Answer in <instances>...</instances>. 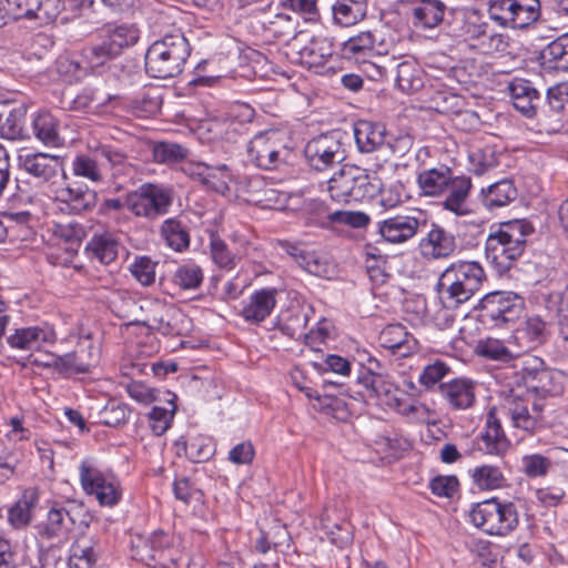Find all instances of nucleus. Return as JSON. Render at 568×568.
Wrapping results in <instances>:
<instances>
[{
    "mask_svg": "<svg viewBox=\"0 0 568 568\" xmlns=\"http://www.w3.org/2000/svg\"><path fill=\"white\" fill-rule=\"evenodd\" d=\"M71 169L73 175L94 184L132 179L135 174V168L129 162L128 155L111 145H100L90 154L77 155Z\"/></svg>",
    "mask_w": 568,
    "mask_h": 568,
    "instance_id": "1",
    "label": "nucleus"
},
{
    "mask_svg": "<svg viewBox=\"0 0 568 568\" xmlns=\"http://www.w3.org/2000/svg\"><path fill=\"white\" fill-rule=\"evenodd\" d=\"M121 305L116 306L118 315L133 325L145 326L163 335L175 334L172 321L178 315L175 307L158 297L143 296L134 300L126 292L119 293Z\"/></svg>",
    "mask_w": 568,
    "mask_h": 568,
    "instance_id": "2",
    "label": "nucleus"
},
{
    "mask_svg": "<svg viewBox=\"0 0 568 568\" xmlns=\"http://www.w3.org/2000/svg\"><path fill=\"white\" fill-rule=\"evenodd\" d=\"M534 227L526 220H514L501 223L499 229L490 233L486 240V258L503 274L510 270L526 247L527 236Z\"/></svg>",
    "mask_w": 568,
    "mask_h": 568,
    "instance_id": "3",
    "label": "nucleus"
},
{
    "mask_svg": "<svg viewBox=\"0 0 568 568\" xmlns=\"http://www.w3.org/2000/svg\"><path fill=\"white\" fill-rule=\"evenodd\" d=\"M485 278V271L478 262L452 263L442 273L438 283L444 306L453 310L468 302L480 290Z\"/></svg>",
    "mask_w": 568,
    "mask_h": 568,
    "instance_id": "4",
    "label": "nucleus"
},
{
    "mask_svg": "<svg viewBox=\"0 0 568 568\" xmlns=\"http://www.w3.org/2000/svg\"><path fill=\"white\" fill-rule=\"evenodd\" d=\"M191 54V47L181 31L165 34L154 41L145 53V70L149 75L168 79L180 74Z\"/></svg>",
    "mask_w": 568,
    "mask_h": 568,
    "instance_id": "5",
    "label": "nucleus"
},
{
    "mask_svg": "<svg viewBox=\"0 0 568 568\" xmlns=\"http://www.w3.org/2000/svg\"><path fill=\"white\" fill-rule=\"evenodd\" d=\"M379 191L381 180L354 164H344L327 181V192L337 203L373 199Z\"/></svg>",
    "mask_w": 568,
    "mask_h": 568,
    "instance_id": "6",
    "label": "nucleus"
},
{
    "mask_svg": "<svg viewBox=\"0 0 568 568\" xmlns=\"http://www.w3.org/2000/svg\"><path fill=\"white\" fill-rule=\"evenodd\" d=\"M545 404L531 394L511 389L501 403V410L510 419L513 427L527 434H535L544 426Z\"/></svg>",
    "mask_w": 568,
    "mask_h": 568,
    "instance_id": "7",
    "label": "nucleus"
},
{
    "mask_svg": "<svg viewBox=\"0 0 568 568\" xmlns=\"http://www.w3.org/2000/svg\"><path fill=\"white\" fill-rule=\"evenodd\" d=\"M290 154L286 136L278 130L260 132L247 145L248 160L262 170L280 169L287 162Z\"/></svg>",
    "mask_w": 568,
    "mask_h": 568,
    "instance_id": "8",
    "label": "nucleus"
},
{
    "mask_svg": "<svg viewBox=\"0 0 568 568\" xmlns=\"http://www.w3.org/2000/svg\"><path fill=\"white\" fill-rule=\"evenodd\" d=\"M470 521L489 535H505L518 524L514 504H501L496 498L476 504L469 513Z\"/></svg>",
    "mask_w": 568,
    "mask_h": 568,
    "instance_id": "9",
    "label": "nucleus"
},
{
    "mask_svg": "<svg viewBox=\"0 0 568 568\" xmlns=\"http://www.w3.org/2000/svg\"><path fill=\"white\" fill-rule=\"evenodd\" d=\"M540 11V0H488L490 20L503 28H528L538 21Z\"/></svg>",
    "mask_w": 568,
    "mask_h": 568,
    "instance_id": "10",
    "label": "nucleus"
},
{
    "mask_svg": "<svg viewBox=\"0 0 568 568\" xmlns=\"http://www.w3.org/2000/svg\"><path fill=\"white\" fill-rule=\"evenodd\" d=\"M172 202V190L153 183L142 184L125 197V206L132 214L149 220L166 214Z\"/></svg>",
    "mask_w": 568,
    "mask_h": 568,
    "instance_id": "11",
    "label": "nucleus"
},
{
    "mask_svg": "<svg viewBox=\"0 0 568 568\" xmlns=\"http://www.w3.org/2000/svg\"><path fill=\"white\" fill-rule=\"evenodd\" d=\"M111 51L105 42L99 39L98 42L83 47L74 57L61 58L58 62L59 71L75 80L88 74L101 73L106 63L115 59Z\"/></svg>",
    "mask_w": 568,
    "mask_h": 568,
    "instance_id": "12",
    "label": "nucleus"
},
{
    "mask_svg": "<svg viewBox=\"0 0 568 568\" xmlns=\"http://www.w3.org/2000/svg\"><path fill=\"white\" fill-rule=\"evenodd\" d=\"M80 481L87 494L94 495L103 506H114L121 498L118 479L110 471L101 470L93 459H84L79 467Z\"/></svg>",
    "mask_w": 568,
    "mask_h": 568,
    "instance_id": "13",
    "label": "nucleus"
},
{
    "mask_svg": "<svg viewBox=\"0 0 568 568\" xmlns=\"http://www.w3.org/2000/svg\"><path fill=\"white\" fill-rule=\"evenodd\" d=\"M308 165L316 171H325L346 159L338 131L327 132L310 140L304 148Z\"/></svg>",
    "mask_w": 568,
    "mask_h": 568,
    "instance_id": "14",
    "label": "nucleus"
},
{
    "mask_svg": "<svg viewBox=\"0 0 568 568\" xmlns=\"http://www.w3.org/2000/svg\"><path fill=\"white\" fill-rule=\"evenodd\" d=\"M524 298L514 292H493L480 301L483 317L494 322L496 326L514 323L524 312Z\"/></svg>",
    "mask_w": 568,
    "mask_h": 568,
    "instance_id": "15",
    "label": "nucleus"
},
{
    "mask_svg": "<svg viewBox=\"0 0 568 568\" xmlns=\"http://www.w3.org/2000/svg\"><path fill=\"white\" fill-rule=\"evenodd\" d=\"M379 366L381 364L377 359L369 358L368 374L358 377V381L368 392V397L375 399L377 405L388 408H398L400 406L398 389L379 372H375Z\"/></svg>",
    "mask_w": 568,
    "mask_h": 568,
    "instance_id": "16",
    "label": "nucleus"
},
{
    "mask_svg": "<svg viewBox=\"0 0 568 568\" xmlns=\"http://www.w3.org/2000/svg\"><path fill=\"white\" fill-rule=\"evenodd\" d=\"M438 392L450 410H468L477 403V384L470 378L456 377L440 383Z\"/></svg>",
    "mask_w": 568,
    "mask_h": 568,
    "instance_id": "17",
    "label": "nucleus"
},
{
    "mask_svg": "<svg viewBox=\"0 0 568 568\" xmlns=\"http://www.w3.org/2000/svg\"><path fill=\"white\" fill-rule=\"evenodd\" d=\"M354 136L357 148L362 153L374 152L386 144L393 152L399 151L404 154L409 142L408 139H399L397 141L398 148H395L390 142H386L384 125L366 120L355 123Z\"/></svg>",
    "mask_w": 568,
    "mask_h": 568,
    "instance_id": "18",
    "label": "nucleus"
},
{
    "mask_svg": "<svg viewBox=\"0 0 568 568\" xmlns=\"http://www.w3.org/2000/svg\"><path fill=\"white\" fill-rule=\"evenodd\" d=\"M57 341V333L48 324L14 328L8 336V345L18 351H39Z\"/></svg>",
    "mask_w": 568,
    "mask_h": 568,
    "instance_id": "19",
    "label": "nucleus"
},
{
    "mask_svg": "<svg viewBox=\"0 0 568 568\" xmlns=\"http://www.w3.org/2000/svg\"><path fill=\"white\" fill-rule=\"evenodd\" d=\"M63 183L55 189V200L65 204L69 212L80 214L92 210L97 203V193L87 185L69 181L67 173H62Z\"/></svg>",
    "mask_w": 568,
    "mask_h": 568,
    "instance_id": "20",
    "label": "nucleus"
},
{
    "mask_svg": "<svg viewBox=\"0 0 568 568\" xmlns=\"http://www.w3.org/2000/svg\"><path fill=\"white\" fill-rule=\"evenodd\" d=\"M458 247L455 234L438 224H433L426 236L419 242L422 255L430 260L448 258L455 254Z\"/></svg>",
    "mask_w": 568,
    "mask_h": 568,
    "instance_id": "21",
    "label": "nucleus"
},
{
    "mask_svg": "<svg viewBox=\"0 0 568 568\" xmlns=\"http://www.w3.org/2000/svg\"><path fill=\"white\" fill-rule=\"evenodd\" d=\"M506 90L517 111L528 119L536 116L542 104V95L530 80L514 78L507 83Z\"/></svg>",
    "mask_w": 568,
    "mask_h": 568,
    "instance_id": "22",
    "label": "nucleus"
},
{
    "mask_svg": "<svg viewBox=\"0 0 568 568\" xmlns=\"http://www.w3.org/2000/svg\"><path fill=\"white\" fill-rule=\"evenodd\" d=\"M425 224V221L412 215H395L379 221L377 229L386 242L399 244L413 239Z\"/></svg>",
    "mask_w": 568,
    "mask_h": 568,
    "instance_id": "23",
    "label": "nucleus"
},
{
    "mask_svg": "<svg viewBox=\"0 0 568 568\" xmlns=\"http://www.w3.org/2000/svg\"><path fill=\"white\" fill-rule=\"evenodd\" d=\"M99 353L92 344L79 347L64 355L53 357L51 365L63 374H83L98 364Z\"/></svg>",
    "mask_w": 568,
    "mask_h": 568,
    "instance_id": "24",
    "label": "nucleus"
},
{
    "mask_svg": "<svg viewBox=\"0 0 568 568\" xmlns=\"http://www.w3.org/2000/svg\"><path fill=\"white\" fill-rule=\"evenodd\" d=\"M18 161L22 170L42 182L55 178L61 166L59 156L43 152L20 153Z\"/></svg>",
    "mask_w": 568,
    "mask_h": 568,
    "instance_id": "25",
    "label": "nucleus"
},
{
    "mask_svg": "<svg viewBox=\"0 0 568 568\" xmlns=\"http://www.w3.org/2000/svg\"><path fill=\"white\" fill-rule=\"evenodd\" d=\"M277 290L265 287L251 294L247 302L243 305L241 316L250 324L263 322L273 312L276 305Z\"/></svg>",
    "mask_w": 568,
    "mask_h": 568,
    "instance_id": "26",
    "label": "nucleus"
},
{
    "mask_svg": "<svg viewBox=\"0 0 568 568\" xmlns=\"http://www.w3.org/2000/svg\"><path fill=\"white\" fill-rule=\"evenodd\" d=\"M478 443L480 450L497 456L504 455L510 446V442L506 437L501 423L496 416L495 407H493L486 416L485 428L478 438Z\"/></svg>",
    "mask_w": 568,
    "mask_h": 568,
    "instance_id": "27",
    "label": "nucleus"
},
{
    "mask_svg": "<svg viewBox=\"0 0 568 568\" xmlns=\"http://www.w3.org/2000/svg\"><path fill=\"white\" fill-rule=\"evenodd\" d=\"M75 519L62 505L54 504L47 514V519L38 526V532L45 539L67 538L73 529Z\"/></svg>",
    "mask_w": 568,
    "mask_h": 568,
    "instance_id": "28",
    "label": "nucleus"
},
{
    "mask_svg": "<svg viewBox=\"0 0 568 568\" xmlns=\"http://www.w3.org/2000/svg\"><path fill=\"white\" fill-rule=\"evenodd\" d=\"M488 22L478 10H464L456 16L452 31L455 37L465 41H477L479 43L483 36L488 30Z\"/></svg>",
    "mask_w": 568,
    "mask_h": 568,
    "instance_id": "29",
    "label": "nucleus"
},
{
    "mask_svg": "<svg viewBox=\"0 0 568 568\" xmlns=\"http://www.w3.org/2000/svg\"><path fill=\"white\" fill-rule=\"evenodd\" d=\"M98 37L116 58L138 42L139 30L133 24H106L98 32Z\"/></svg>",
    "mask_w": 568,
    "mask_h": 568,
    "instance_id": "30",
    "label": "nucleus"
},
{
    "mask_svg": "<svg viewBox=\"0 0 568 568\" xmlns=\"http://www.w3.org/2000/svg\"><path fill=\"white\" fill-rule=\"evenodd\" d=\"M333 52L334 49L331 40L324 37H314L300 50L298 54L301 64L313 70L315 73H322Z\"/></svg>",
    "mask_w": 568,
    "mask_h": 568,
    "instance_id": "31",
    "label": "nucleus"
},
{
    "mask_svg": "<svg viewBox=\"0 0 568 568\" xmlns=\"http://www.w3.org/2000/svg\"><path fill=\"white\" fill-rule=\"evenodd\" d=\"M33 135L48 146H60L63 140L60 136V121L51 112L41 110L31 116Z\"/></svg>",
    "mask_w": 568,
    "mask_h": 568,
    "instance_id": "32",
    "label": "nucleus"
},
{
    "mask_svg": "<svg viewBox=\"0 0 568 568\" xmlns=\"http://www.w3.org/2000/svg\"><path fill=\"white\" fill-rule=\"evenodd\" d=\"M101 554L102 547L97 539L81 536L71 546L69 568H94Z\"/></svg>",
    "mask_w": 568,
    "mask_h": 568,
    "instance_id": "33",
    "label": "nucleus"
},
{
    "mask_svg": "<svg viewBox=\"0 0 568 568\" xmlns=\"http://www.w3.org/2000/svg\"><path fill=\"white\" fill-rule=\"evenodd\" d=\"M379 344L382 347L406 356L416 347V339L410 335L402 324L387 325L379 334Z\"/></svg>",
    "mask_w": 568,
    "mask_h": 568,
    "instance_id": "34",
    "label": "nucleus"
},
{
    "mask_svg": "<svg viewBox=\"0 0 568 568\" xmlns=\"http://www.w3.org/2000/svg\"><path fill=\"white\" fill-rule=\"evenodd\" d=\"M452 170L448 166L423 170L417 175V183L423 195L438 196L445 193L452 182Z\"/></svg>",
    "mask_w": 568,
    "mask_h": 568,
    "instance_id": "35",
    "label": "nucleus"
},
{
    "mask_svg": "<svg viewBox=\"0 0 568 568\" xmlns=\"http://www.w3.org/2000/svg\"><path fill=\"white\" fill-rule=\"evenodd\" d=\"M470 189V178L464 175L452 176V182L448 183L445 191L447 196L443 202V206L457 215L467 213V197Z\"/></svg>",
    "mask_w": 568,
    "mask_h": 568,
    "instance_id": "36",
    "label": "nucleus"
},
{
    "mask_svg": "<svg viewBox=\"0 0 568 568\" xmlns=\"http://www.w3.org/2000/svg\"><path fill=\"white\" fill-rule=\"evenodd\" d=\"M88 256L101 264L109 265L114 262L119 254V242L109 232L94 234L85 246Z\"/></svg>",
    "mask_w": 568,
    "mask_h": 568,
    "instance_id": "37",
    "label": "nucleus"
},
{
    "mask_svg": "<svg viewBox=\"0 0 568 568\" xmlns=\"http://www.w3.org/2000/svg\"><path fill=\"white\" fill-rule=\"evenodd\" d=\"M546 323L538 316L529 317L525 325L518 328L514 335L517 348L527 353L546 341Z\"/></svg>",
    "mask_w": 568,
    "mask_h": 568,
    "instance_id": "38",
    "label": "nucleus"
},
{
    "mask_svg": "<svg viewBox=\"0 0 568 568\" xmlns=\"http://www.w3.org/2000/svg\"><path fill=\"white\" fill-rule=\"evenodd\" d=\"M445 9L440 0H418L412 9L413 23L417 28L433 29L443 21Z\"/></svg>",
    "mask_w": 568,
    "mask_h": 568,
    "instance_id": "39",
    "label": "nucleus"
},
{
    "mask_svg": "<svg viewBox=\"0 0 568 568\" xmlns=\"http://www.w3.org/2000/svg\"><path fill=\"white\" fill-rule=\"evenodd\" d=\"M20 19H34L40 23L52 22L59 16V0H18Z\"/></svg>",
    "mask_w": 568,
    "mask_h": 568,
    "instance_id": "40",
    "label": "nucleus"
},
{
    "mask_svg": "<svg viewBox=\"0 0 568 568\" xmlns=\"http://www.w3.org/2000/svg\"><path fill=\"white\" fill-rule=\"evenodd\" d=\"M367 12V0H334L333 20L341 27H352L363 20Z\"/></svg>",
    "mask_w": 568,
    "mask_h": 568,
    "instance_id": "41",
    "label": "nucleus"
},
{
    "mask_svg": "<svg viewBox=\"0 0 568 568\" xmlns=\"http://www.w3.org/2000/svg\"><path fill=\"white\" fill-rule=\"evenodd\" d=\"M314 313L311 306H300L291 308L278 316L280 331L291 337L296 338L304 335V329Z\"/></svg>",
    "mask_w": 568,
    "mask_h": 568,
    "instance_id": "42",
    "label": "nucleus"
},
{
    "mask_svg": "<svg viewBox=\"0 0 568 568\" xmlns=\"http://www.w3.org/2000/svg\"><path fill=\"white\" fill-rule=\"evenodd\" d=\"M396 84L405 93L418 91L424 85V72L414 60H404L397 64Z\"/></svg>",
    "mask_w": 568,
    "mask_h": 568,
    "instance_id": "43",
    "label": "nucleus"
},
{
    "mask_svg": "<svg viewBox=\"0 0 568 568\" xmlns=\"http://www.w3.org/2000/svg\"><path fill=\"white\" fill-rule=\"evenodd\" d=\"M483 204L493 211L504 207L517 196V190L510 180H501L483 190Z\"/></svg>",
    "mask_w": 568,
    "mask_h": 568,
    "instance_id": "44",
    "label": "nucleus"
},
{
    "mask_svg": "<svg viewBox=\"0 0 568 568\" xmlns=\"http://www.w3.org/2000/svg\"><path fill=\"white\" fill-rule=\"evenodd\" d=\"M476 353L485 358L509 363L513 358L520 355V351L517 345H505L504 342L496 338H486L479 341L476 346Z\"/></svg>",
    "mask_w": 568,
    "mask_h": 568,
    "instance_id": "45",
    "label": "nucleus"
},
{
    "mask_svg": "<svg viewBox=\"0 0 568 568\" xmlns=\"http://www.w3.org/2000/svg\"><path fill=\"white\" fill-rule=\"evenodd\" d=\"M161 237L175 252H183L190 245L186 226L176 219L165 220L160 227Z\"/></svg>",
    "mask_w": 568,
    "mask_h": 568,
    "instance_id": "46",
    "label": "nucleus"
},
{
    "mask_svg": "<svg viewBox=\"0 0 568 568\" xmlns=\"http://www.w3.org/2000/svg\"><path fill=\"white\" fill-rule=\"evenodd\" d=\"M375 34L371 31L361 32L343 44V53L347 59L365 61L375 51Z\"/></svg>",
    "mask_w": 568,
    "mask_h": 568,
    "instance_id": "47",
    "label": "nucleus"
},
{
    "mask_svg": "<svg viewBox=\"0 0 568 568\" xmlns=\"http://www.w3.org/2000/svg\"><path fill=\"white\" fill-rule=\"evenodd\" d=\"M204 280L202 267L193 261H187L178 266L172 282L174 285L184 291L197 290Z\"/></svg>",
    "mask_w": 568,
    "mask_h": 568,
    "instance_id": "48",
    "label": "nucleus"
},
{
    "mask_svg": "<svg viewBox=\"0 0 568 568\" xmlns=\"http://www.w3.org/2000/svg\"><path fill=\"white\" fill-rule=\"evenodd\" d=\"M302 214L307 225L327 229L332 225L333 212L327 204L318 199H311L304 202Z\"/></svg>",
    "mask_w": 568,
    "mask_h": 568,
    "instance_id": "49",
    "label": "nucleus"
},
{
    "mask_svg": "<svg viewBox=\"0 0 568 568\" xmlns=\"http://www.w3.org/2000/svg\"><path fill=\"white\" fill-rule=\"evenodd\" d=\"M38 496L34 490H27L22 497L9 509L8 520L17 529L23 528L31 521V508L37 504Z\"/></svg>",
    "mask_w": 568,
    "mask_h": 568,
    "instance_id": "50",
    "label": "nucleus"
},
{
    "mask_svg": "<svg viewBox=\"0 0 568 568\" xmlns=\"http://www.w3.org/2000/svg\"><path fill=\"white\" fill-rule=\"evenodd\" d=\"M474 484L479 489H497L506 484V478L498 466L481 465L471 470Z\"/></svg>",
    "mask_w": 568,
    "mask_h": 568,
    "instance_id": "51",
    "label": "nucleus"
},
{
    "mask_svg": "<svg viewBox=\"0 0 568 568\" xmlns=\"http://www.w3.org/2000/svg\"><path fill=\"white\" fill-rule=\"evenodd\" d=\"M27 115V109L20 105L8 114L6 121L0 125V135L3 139L16 141L23 140L28 136L24 131V120Z\"/></svg>",
    "mask_w": 568,
    "mask_h": 568,
    "instance_id": "52",
    "label": "nucleus"
},
{
    "mask_svg": "<svg viewBox=\"0 0 568 568\" xmlns=\"http://www.w3.org/2000/svg\"><path fill=\"white\" fill-rule=\"evenodd\" d=\"M185 454L193 463H203L209 460L215 454V446L212 438L203 435H196L184 446Z\"/></svg>",
    "mask_w": 568,
    "mask_h": 568,
    "instance_id": "53",
    "label": "nucleus"
},
{
    "mask_svg": "<svg viewBox=\"0 0 568 568\" xmlns=\"http://www.w3.org/2000/svg\"><path fill=\"white\" fill-rule=\"evenodd\" d=\"M233 181L234 175L226 164L209 165L203 184L217 193L226 194Z\"/></svg>",
    "mask_w": 568,
    "mask_h": 568,
    "instance_id": "54",
    "label": "nucleus"
},
{
    "mask_svg": "<svg viewBox=\"0 0 568 568\" xmlns=\"http://www.w3.org/2000/svg\"><path fill=\"white\" fill-rule=\"evenodd\" d=\"M152 153L155 162L173 164L186 159L189 150L182 144L162 141L154 144Z\"/></svg>",
    "mask_w": 568,
    "mask_h": 568,
    "instance_id": "55",
    "label": "nucleus"
},
{
    "mask_svg": "<svg viewBox=\"0 0 568 568\" xmlns=\"http://www.w3.org/2000/svg\"><path fill=\"white\" fill-rule=\"evenodd\" d=\"M568 34H564L551 41L542 52V55L550 63L551 68L565 71L567 64Z\"/></svg>",
    "mask_w": 568,
    "mask_h": 568,
    "instance_id": "56",
    "label": "nucleus"
},
{
    "mask_svg": "<svg viewBox=\"0 0 568 568\" xmlns=\"http://www.w3.org/2000/svg\"><path fill=\"white\" fill-rule=\"evenodd\" d=\"M313 406L314 408L338 420H345L349 416V409L347 407L346 402L337 396H316Z\"/></svg>",
    "mask_w": 568,
    "mask_h": 568,
    "instance_id": "57",
    "label": "nucleus"
},
{
    "mask_svg": "<svg viewBox=\"0 0 568 568\" xmlns=\"http://www.w3.org/2000/svg\"><path fill=\"white\" fill-rule=\"evenodd\" d=\"M513 368L516 369L515 374L520 375V381L518 384L523 382L525 387L528 385L529 381L540 371L544 366V362L541 358L537 356L526 355V353H520L517 357L511 361Z\"/></svg>",
    "mask_w": 568,
    "mask_h": 568,
    "instance_id": "58",
    "label": "nucleus"
},
{
    "mask_svg": "<svg viewBox=\"0 0 568 568\" xmlns=\"http://www.w3.org/2000/svg\"><path fill=\"white\" fill-rule=\"evenodd\" d=\"M158 262L151 257L142 255L136 256L130 264L132 276L143 286H151L155 282V268Z\"/></svg>",
    "mask_w": 568,
    "mask_h": 568,
    "instance_id": "59",
    "label": "nucleus"
},
{
    "mask_svg": "<svg viewBox=\"0 0 568 568\" xmlns=\"http://www.w3.org/2000/svg\"><path fill=\"white\" fill-rule=\"evenodd\" d=\"M552 373L548 369H545L544 366L540 371L529 381L528 385L525 387V390L517 389V392L521 394H531L535 398H541L544 402V397L554 393L552 387Z\"/></svg>",
    "mask_w": 568,
    "mask_h": 568,
    "instance_id": "60",
    "label": "nucleus"
},
{
    "mask_svg": "<svg viewBox=\"0 0 568 568\" xmlns=\"http://www.w3.org/2000/svg\"><path fill=\"white\" fill-rule=\"evenodd\" d=\"M288 253L294 256L298 264L311 274L316 276H325L327 273L326 264L314 254L306 253L297 246H291Z\"/></svg>",
    "mask_w": 568,
    "mask_h": 568,
    "instance_id": "61",
    "label": "nucleus"
},
{
    "mask_svg": "<svg viewBox=\"0 0 568 568\" xmlns=\"http://www.w3.org/2000/svg\"><path fill=\"white\" fill-rule=\"evenodd\" d=\"M100 422L110 427L125 423L130 416L128 407L116 402H109L100 412Z\"/></svg>",
    "mask_w": 568,
    "mask_h": 568,
    "instance_id": "62",
    "label": "nucleus"
},
{
    "mask_svg": "<svg viewBox=\"0 0 568 568\" xmlns=\"http://www.w3.org/2000/svg\"><path fill=\"white\" fill-rule=\"evenodd\" d=\"M175 406L171 409L154 406L148 414L150 427L156 436L163 435L171 426L173 420Z\"/></svg>",
    "mask_w": 568,
    "mask_h": 568,
    "instance_id": "63",
    "label": "nucleus"
},
{
    "mask_svg": "<svg viewBox=\"0 0 568 568\" xmlns=\"http://www.w3.org/2000/svg\"><path fill=\"white\" fill-rule=\"evenodd\" d=\"M546 99L548 106L554 112H568V82H561L549 88Z\"/></svg>",
    "mask_w": 568,
    "mask_h": 568,
    "instance_id": "64",
    "label": "nucleus"
}]
</instances>
